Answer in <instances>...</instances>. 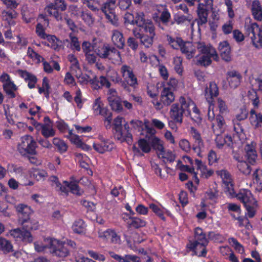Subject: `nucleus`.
I'll return each instance as SVG.
<instances>
[{"instance_id": "nucleus-1", "label": "nucleus", "mask_w": 262, "mask_h": 262, "mask_svg": "<svg viewBox=\"0 0 262 262\" xmlns=\"http://www.w3.org/2000/svg\"><path fill=\"white\" fill-rule=\"evenodd\" d=\"M179 102L180 104L174 103L171 106L169 115L171 119L181 124L183 123V115L186 113L187 115H190L189 106L191 104L194 105V103L190 100H187L183 96L180 97Z\"/></svg>"}, {"instance_id": "nucleus-2", "label": "nucleus", "mask_w": 262, "mask_h": 262, "mask_svg": "<svg viewBox=\"0 0 262 262\" xmlns=\"http://www.w3.org/2000/svg\"><path fill=\"white\" fill-rule=\"evenodd\" d=\"M236 197L243 203L248 212L249 217H253L255 214V209L257 207V203L251 191L244 189L236 194Z\"/></svg>"}, {"instance_id": "nucleus-3", "label": "nucleus", "mask_w": 262, "mask_h": 262, "mask_svg": "<svg viewBox=\"0 0 262 262\" xmlns=\"http://www.w3.org/2000/svg\"><path fill=\"white\" fill-rule=\"evenodd\" d=\"M21 228H18L13 230V232L18 234L17 236L22 237L23 240L29 243L32 242L33 238L31 231L37 229V225L34 223L30 219L18 221Z\"/></svg>"}, {"instance_id": "nucleus-4", "label": "nucleus", "mask_w": 262, "mask_h": 262, "mask_svg": "<svg viewBox=\"0 0 262 262\" xmlns=\"http://www.w3.org/2000/svg\"><path fill=\"white\" fill-rule=\"evenodd\" d=\"M48 248L54 255L60 257H65L69 254V250L66 246V243L60 242L56 239H48Z\"/></svg>"}, {"instance_id": "nucleus-5", "label": "nucleus", "mask_w": 262, "mask_h": 262, "mask_svg": "<svg viewBox=\"0 0 262 262\" xmlns=\"http://www.w3.org/2000/svg\"><path fill=\"white\" fill-rule=\"evenodd\" d=\"M36 143L33 137L30 135L25 136L21 138V142L18 144V150L22 155L26 154L35 155Z\"/></svg>"}, {"instance_id": "nucleus-6", "label": "nucleus", "mask_w": 262, "mask_h": 262, "mask_svg": "<svg viewBox=\"0 0 262 262\" xmlns=\"http://www.w3.org/2000/svg\"><path fill=\"white\" fill-rule=\"evenodd\" d=\"M247 33L252 41L256 39V35L258 37V42L262 44V30L259 27L256 23H253L247 27Z\"/></svg>"}, {"instance_id": "nucleus-7", "label": "nucleus", "mask_w": 262, "mask_h": 262, "mask_svg": "<svg viewBox=\"0 0 262 262\" xmlns=\"http://www.w3.org/2000/svg\"><path fill=\"white\" fill-rule=\"evenodd\" d=\"M226 75V79L231 88L235 89L240 84L242 76L238 71L235 70L228 71Z\"/></svg>"}, {"instance_id": "nucleus-8", "label": "nucleus", "mask_w": 262, "mask_h": 262, "mask_svg": "<svg viewBox=\"0 0 262 262\" xmlns=\"http://www.w3.org/2000/svg\"><path fill=\"white\" fill-rule=\"evenodd\" d=\"M197 48L199 51L205 55H210L215 61L219 60V56L216 50L211 46H206L204 42H198Z\"/></svg>"}, {"instance_id": "nucleus-9", "label": "nucleus", "mask_w": 262, "mask_h": 262, "mask_svg": "<svg viewBox=\"0 0 262 262\" xmlns=\"http://www.w3.org/2000/svg\"><path fill=\"white\" fill-rule=\"evenodd\" d=\"M135 25L144 29L145 32H147V28L154 26L150 20L146 19L143 12H139L136 13Z\"/></svg>"}, {"instance_id": "nucleus-10", "label": "nucleus", "mask_w": 262, "mask_h": 262, "mask_svg": "<svg viewBox=\"0 0 262 262\" xmlns=\"http://www.w3.org/2000/svg\"><path fill=\"white\" fill-rule=\"evenodd\" d=\"M218 49L223 60L226 62L231 60V47L227 41L221 42L219 44Z\"/></svg>"}, {"instance_id": "nucleus-11", "label": "nucleus", "mask_w": 262, "mask_h": 262, "mask_svg": "<svg viewBox=\"0 0 262 262\" xmlns=\"http://www.w3.org/2000/svg\"><path fill=\"white\" fill-rule=\"evenodd\" d=\"M205 94L208 102L209 103L212 102L213 98L217 97L219 94L217 84L214 82H210L209 86L205 88Z\"/></svg>"}, {"instance_id": "nucleus-12", "label": "nucleus", "mask_w": 262, "mask_h": 262, "mask_svg": "<svg viewBox=\"0 0 262 262\" xmlns=\"http://www.w3.org/2000/svg\"><path fill=\"white\" fill-rule=\"evenodd\" d=\"M154 26H150L147 28V32L149 34H143L140 42L146 48L150 47L153 43V38L155 36Z\"/></svg>"}, {"instance_id": "nucleus-13", "label": "nucleus", "mask_w": 262, "mask_h": 262, "mask_svg": "<svg viewBox=\"0 0 262 262\" xmlns=\"http://www.w3.org/2000/svg\"><path fill=\"white\" fill-rule=\"evenodd\" d=\"M161 101L166 106L169 105L174 100V96L169 88H164L161 93Z\"/></svg>"}, {"instance_id": "nucleus-14", "label": "nucleus", "mask_w": 262, "mask_h": 262, "mask_svg": "<svg viewBox=\"0 0 262 262\" xmlns=\"http://www.w3.org/2000/svg\"><path fill=\"white\" fill-rule=\"evenodd\" d=\"M16 210L18 213V221L30 219V216L32 213L30 207L24 204L18 205Z\"/></svg>"}, {"instance_id": "nucleus-15", "label": "nucleus", "mask_w": 262, "mask_h": 262, "mask_svg": "<svg viewBox=\"0 0 262 262\" xmlns=\"http://www.w3.org/2000/svg\"><path fill=\"white\" fill-rule=\"evenodd\" d=\"M181 52L185 54L188 59L191 58L194 55L195 50L192 43L190 41H184L181 46Z\"/></svg>"}, {"instance_id": "nucleus-16", "label": "nucleus", "mask_w": 262, "mask_h": 262, "mask_svg": "<svg viewBox=\"0 0 262 262\" xmlns=\"http://www.w3.org/2000/svg\"><path fill=\"white\" fill-rule=\"evenodd\" d=\"M114 44L119 49H123L125 45V41L122 33L118 30H114L112 36Z\"/></svg>"}, {"instance_id": "nucleus-17", "label": "nucleus", "mask_w": 262, "mask_h": 262, "mask_svg": "<svg viewBox=\"0 0 262 262\" xmlns=\"http://www.w3.org/2000/svg\"><path fill=\"white\" fill-rule=\"evenodd\" d=\"M120 132L121 135H119L121 137L119 136L118 137L116 136L115 132L113 133L115 139L120 141L121 142H125L129 145L132 144L133 141V136L130 132H128V131L126 132L123 130V128L120 129Z\"/></svg>"}, {"instance_id": "nucleus-18", "label": "nucleus", "mask_w": 262, "mask_h": 262, "mask_svg": "<svg viewBox=\"0 0 262 262\" xmlns=\"http://www.w3.org/2000/svg\"><path fill=\"white\" fill-rule=\"evenodd\" d=\"M251 11L255 19L257 20L262 19V7L258 0L253 1Z\"/></svg>"}, {"instance_id": "nucleus-19", "label": "nucleus", "mask_w": 262, "mask_h": 262, "mask_svg": "<svg viewBox=\"0 0 262 262\" xmlns=\"http://www.w3.org/2000/svg\"><path fill=\"white\" fill-rule=\"evenodd\" d=\"M107 100L112 109L117 112H120L123 110L121 101L119 98L115 97L114 95L108 97Z\"/></svg>"}, {"instance_id": "nucleus-20", "label": "nucleus", "mask_w": 262, "mask_h": 262, "mask_svg": "<svg viewBox=\"0 0 262 262\" xmlns=\"http://www.w3.org/2000/svg\"><path fill=\"white\" fill-rule=\"evenodd\" d=\"M46 12L48 13L50 16H53L55 18L59 21L61 20L62 17L61 13H59L57 9L55 7L53 3H51L45 8Z\"/></svg>"}, {"instance_id": "nucleus-21", "label": "nucleus", "mask_w": 262, "mask_h": 262, "mask_svg": "<svg viewBox=\"0 0 262 262\" xmlns=\"http://www.w3.org/2000/svg\"><path fill=\"white\" fill-rule=\"evenodd\" d=\"M3 89L6 93L10 96V98H15L16 95L14 93V91H16L17 88L15 84L11 81L6 82L3 84Z\"/></svg>"}, {"instance_id": "nucleus-22", "label": "nucleus", "mask_w": 262, "mask_h": 262, "mask_svg": "<svg viewBox=\"0 0 262 262\" xmlns=\"http://www.w3.org/2000/svg\"><path fill=\"white\" fill-rule=\"evenodd\" d=\"M114 9H107L103 10V9H101V11L104 13L106 18L112 24L114 25H117L118 18L116 14H115Z\"/></svg>"}, {"instance_id": "nucleus-23", "label": "nucleus", "mask_w": 262, "mask_h": 262, "mask_svg": "<svg viewBox=\"0 0 262 262\" xmlns=\"http://www.w3.org/2000/svg\"><path fill=\"white\" fill-rule=\"evenodd\" d=\"M130 222H128V228L134 227L135 229H138L141 227H144L146 225L145 221L136 217H129Z\"/></svg>"}, {"instance_id": "nucleus-24", "label": "nucleus", "mask_w": 262, "mask_h": 262, "mask_svg": "<svg viewBox=\"0 0 262 262\" xmlns=\"http://www.w3.org/2000/svg\"><path fill=\"white\" fill-rule=\"evenodd\" d=\"M123 118L120 116H118L114 119L113 123V133L115 132L116 136L118 137L120 134V129H122L123 124L122 120Z\"/></svg>"}, {"instance_id": "nucleus-25", "label": "nucleus", "mask_w": 262, "mask_h": 262, "mask_svg": "<svg viewBox=\"0 0 262 262\" xmlns=\"http://www.w3.org/2000/svg\"><path fill=\"white\" fill-rule=\"evenodd\" d=\"M12 245L9 241L0 237V250L7 253L12 251Z\"/></svg>"}, {"instance_id": "nucleus-26", "label": "nucleus", "mask_w": 262, "mask_h": 262, "mask_svg": "<svg viewBox=\"0 0 262 262\" xmlns=\"http://www.w3.org/2000/svg\"><path fill=\"white\" fill-rule=\"evenodd\" d=\"M245 150H246V157H247V160L250 164H253L255 162L257 158L256 151L252 149L249 146H248Z\"/></svg>"}, {"instance_id": "nucleus-27", "label": "nucleus", "mask_w": 262, "mask_h": 262, "mask_svg": "<svg viewBox=\"0 0 262 262\" xmlns=\"http://www.w3.org/2000/svg\"><path fill=\"white\" fill-rule=\"evenodd\" d=\"M83 3L93 11L101 10V6L97 0H83Z\"/></svg>"}, {"instance_id": "nucleus-28", "label": "nucleus", "mask_w": 262, "mask_h": 262, "mask_svg": "<svg viewBox=\"0 0 262 262\" xmlns=\"http://www.w3.org/2000/svg\"><path fill=\"white\" fill-rule=\"evenodd\" d=\"M44 125H45L42 126V128L41 129V134L45 138L53 137L55 135V132L52 128H51L50 124L47 123Z\"/></svg>"}, {"instance_id": "nucleus-29", "label": "nucleus", "mask_w": 262, "mask_h": 262, "mask_svg": "<svg viewBox=\"0 0 262 262\" xmlns=\"http://www.w3.org/2000/svg\"><path fill=\"white\" fill-rule=\"evenodd\" d=\"M97 54L102 58H108L110 59L111 47L108 45L103 46L101 50H98Z\"/></svg>"}, {"instance_id": "nucleus-30", "label": "nucleus", "mask_w": 262, "mask_h": 262, "mask_svg": "<svg viewBox=\"0 0 262 262\" xmlns=\"http://www.w3.org/2000/svg\"><path fill=\"white\" fill-rule=\"evenodd\" d=\"M151 144L153 148L158 151L159 152H162L164 150L162 141L158 138H152Z\"/></svg>"}, {"instance_id": "nucleus-31", "label": "nucleus", "mask_w": 262, "mask_h": 262, "mask_svg": "<svg viewBox=\"0 0 262 262\" xmlns=\"http://www.w3.org/2000/svg\"><path fill=\"white\" fill-rule=\"evenodd\" d=\"M73 231L77 233H81L84 231L85 226L82 220L76 221L72 226Z\"/></svg>"}, {"instance_id": "nucleus-32", "label": "nucleus", "mask_w": 262, "mask_h": 262, "mask_svg": "<svg viewBox=\"0 0 262 262\" xmlns=\"http://www.w3.org/2000/svg\"><path fill=\"white\" fill-rule=\"evenodd\" d=\"M211 57L210 55H203L199 58L196 64L207 67L210 65L212 62Z\"/></svg>"}, {"instance_id": "nucleus-33", "label": "nucleus", "mask_w": 262, "mask_h": 262, "mask_svg": "<svg viewBox=\"0 0 262 262\" xmlns=\"http://www.w3.org/2000/svg\"><path fill=\"white\" fill-rule=\"evenodd\" d=\"M250 122L255 128L262 127V114L258 113L254 117H252L250 120Z\"/></svg>"}, {"instance_id": "nucleus-34", "label": "nucleus", "mask_w": 262, "mask_h": 262, "mask_svg": "<svg viewBox=\"0 0 262 262\" xmlns=\"http://www.w3.org/2000/svg\"><path fill=\"white\" fill-rule=\"evenodd\" d=\"M93 147L97 152L100 154H103L106 151H109L112 148H110V145L106 143L103 142L100 144H93Z\"/></svg>"}, {"instance_id": "nucleus-35", "label": "nucleus", "mask_w": 262, "mask_h": 262, "mask_svg": "<svg viewBox=\"0 0 262 262\" xmlns=\"http://www.w3.org/2000/svg\"><path fill=\"white\" fill-rule=\"evenodd\" d=\"M139 147L142 151L145 153H148L151 150L149 142L145 139H141L138 142Z\"/></svg>"}, {"instance_id": "nucleus-36", "label": "nucleus", "mask_w": 262, "mask_h": 262, "mask_svg": "<svg viewBox=\"0 0 262 262\" xmlns=\"http://www.w3.org/2000/svg\"><path fill=\"white\" fill-rule=\"evenodd\" d=\"M213 133L216 136L215 141L217 147L219 148H222L225 144V143L227 142V140L225 139V138H223L222 136L220 135V133L216 132L214 129H213Z\"/></svg>"}, {"instance_id": "nucleus-37", "label": "nucleus", "mask_w": 262, "mask_h": 262, "mask_svg": "<svg viewBox=\"0 0 262 262\" xmlns=\"http://www.w3.org/2000/svg\"><path fill=\"white\" fill-rule=\"evenodd\" d=\"M159 158L163 159H166L167 161L172 162L175 160V155L172 153L171 151H167L166 152L164 150L162 152L158 153Z\"/></svg>"}, {"instance_id": "nucleus-38", "label": "nucleus", "mask_w": 262, "mask_h": 262, "mask_svg": "<svg viewBox=\"0 0 262 262\" xmlns=\"http://www.w3.org/2000/svg\"><path fill=\"white\" fill-rule=\"evenodd\" d=\"M81 17L89 26L93 25L95 21L94 18L91 13L88 12H82L81 14Z\"/></svg>"}, {"instance_id": "nucleus-39", "label": "nucleus", "mask_w": 262, "mask_h": 262, "mask_svg": "<svg viewBox=\"0 0 262 262\" xmlns=\"http://www.w3.org/2000/svg\"><path fill=\"white\" fill-rule=\"evenodd\" d=\"M223 183L225 186V192H228L229 194L232 197L236 196V195H235L233 184L230 181L224 180Z\"/></svg>"}, {"instance_id": "nucleus-40", "label": "nucleus", "mask_w": 262, "mask_h": 262, "mask_svg": "<svg viewBox=\"0 0 262 262\" xmlns=\"http://www.w3.org/2000/svg\"><path fill=\"white\" fill-rule=\"evenodd\" d=\"M70 37L71 40V48L72 49H75L77 51H80L81 48L78 38L73 36L72 33L70 34Z\"/></svg>"}, {"instance_id": "nucleus-41", "label": "nucleus", "mask_w": 262, "mask_h": 262, "mask_svg": "<svg viewBox=\"0 0 262 262\" xmlns=\"http://www.w3.org/2000/svg\"><path fill=\"white\" fill-rule=\"evenodd\" d=\"M237 166L238 169L244 174H249L251 172L250 166L245 162H241Z\"/></svg>"}, {"instance_id": "nucleus-42", "label": "nucleus", "mask_w": 262, "mask_h": 262, "mask_svg": "<svg viewBox=\"0 0 262 262\" xmlns=\"http://www.w3.org/2000/svg\"><path fill=\"white\" fill-rule=\"evenodd\" d=\"M130 123L135 129L138 130L139 132L143 130L144 123L142 121L139 120H132Z\"/></svg>"}, {"instance_id": "nucleus-43", "label": "nucleus", "mask_w": 262, "mask_h": 262, "mask_svg": "<svg viewBox=\"0 0 262 262\" xmlns=\"http://www.w3.org/2000/svg\"><path fill=\"white\" fill-rule=\"evenodd\" d=\"M217 102L220 114H227L228 112V109L225 102L222 99L219 98L217 100Z\"/></svg>"}, {"instance_id": "nucleus-44", "label": "nucleus", "mask_w": 262, "mask_h": 262, "mask_svg": "<svg viewBox=\"0 0 262 262\" xmlns=\"http://www.w3.org/2000/svg\"><path fill=\"white\" fill-rule=\"evenodd\" d=\"M149 208L163 221H165V218L163 215L162 211L157 205L154 204H151L149 205Z\"/></svg>"}, {"instance_id": "nucleus-45", "label": "nucleus", "mask_w": 262, "mask_h": 262, "mask_svg": "<svg viewBox=\"0 0 262 262\" xmlns=\"http://www.w3.org/2000/svg\"><path fill=\"white\" fill-rule=\"evenodd\" d=\"M126 80L128 81L129 85L135 88L137 85H138L137 79L133 73V72L129 73V75H128V76L127 77V80Z\"/></svg>"}, {"instance_id": "nucleus-46", "label": "nucleus", "mask_w": 262, "mask_h": 262, "mask_svg": "<svg viewBox=\"0 0 262 262\" xmlns=\"http://www.w3.org/2000/svg\"><path fill=\"white\" fill-rule=\"evenodd\" d=\"M82 49L85 54L92 52L94 49V46L89 41H84L82 43Z\"/></svg>"}, {"instance_id": "nucleus-47", "label": "nucleus", "mask_w": 262, "mask_h": 262, "mask_svg": "<svg viewBox=\"0 0 262 262\" xmlns=\"http://www.w3.org/2000/svg\"><path fill=\"white\" fill-rule=\"evenodd\" d=\"M170 17V13L167 9H165L161 13L160 19L163 24L166 25L169 21Z\"/></svg>"}, {"instance_id": "nucleus-48", "label": "nucleus", "mask_w": 262, "mask_h": 262, "mask_svg": "<svg viewBox=\"0 0 262 262\" xmlns=\"http://www.w3.org/2000/svg\"><path fill=\"white\" fill-rule=\"evenodd\" d=\"M195 241L199 242V245H200L201 246H206L208 242L206 238V235L204 233L199 235L198 236H195Z\"/></svg>"}, {"instance_id": "nucleus-49", "label": "nucleus", "mask_w": 262, "mask_h": 262, "mask_svg": "<svg viewBox=\"0 0 262 262\" xmlns=\"http://www.w3.org/2000/svg\"><path fill=\"white\" fill-rule=\"evenodd\" d=\"M132 4L130 0H119L118 6L123 10H126L129 8Z\"/></svg>"}, {"instance_id": "nucleus-50", "label": "nucleus", "mask_w": 262, "mask_h": 262, "mask_svg": "<svg viewBox=\"0 0 262 262\" xmlns=\"http://www.w3.org/2000/svg\"><path fill=\"white\" fill-rule=\"evenodd\" d=\"M127 43L128 46L133 50H136L138 47V42L136 39L133 37H130L127 39Z\"/></svg>"}, {"instance_id": "nucleus-51", "label": "nucleus", "mask_w": 262, "mask_h": 262, "mask_svg": "<svg viewBox=\"0 0 262 262\" xmlns=\"http://www.w3.org/2000/svg\"><path fill=\"white\" fill-rule=\"evenodd\" d=\"M113 81L116 83H119L120 85L124 89L129 91V84L128 83V81H125L121 80V79L119 76L115 77V80L113 79Z\"/></svg>"}, {"instance_id": "nucleus-52", "label": "nucleus", "mask_w": 262, "mask_h": 262, "mask_svg": "<svg viewBox=\"0 0 262 262\" xmlns=\"http://www.w3.org/2000/svg\"><path fill=\"white\" fill-rule=\"evenodd\" d=\"M53 4L55 8L60 9L62 11H64L67 9V5L65 3L64 0H54Z\"/></svg>"}, {"instance_id": "nucleus-53", "label": "nucleus", "mask_w": 262, "mask_h": 262, "mask_svg": "<svg viewBox=\"0 0 262 262\" xmlns=\"http://www.w3.org/2000/svg\"><path fill=\"white\" fill-rule=\"evenodd\" d=\"M121 59L120 53L115 48L111 47L110 60Z\"/></svg>"}, {"instance_id": "nucleus-54", "label": "nucleus", "mask_w": 262, "mask_h": 262, "mask_svg": "<svg viewBox=\"0 0 262 262\" xmlns=\"http://www.w3.org/2000/svg\"><path fill=\"white\" fill-rule=\"evenodd\" d=\"M116 2V0H106V2L101 6V9H103V10L107 9H114Z\"/></svg>"}, {"instance_id": "nucleus-55", "label": "nucleus", "mask_w": 262, "mask_h": 262, "mask_svg": "<svg viewBox=\"0 0 262 262\" xmlns=\"http://www.w3.org/2000/svg\"><path fill=\"white\" fill-rule=\"evenodd\" d=\"M121 72L122 74V76L124 79L127 80V77L129 73H132L133 70L129 66L127 65H123L121 68Z\"/></svg>"}, {"instance_id": "nucleus-56", "label": "nucleus", "mask_w": 262, "mask_h": 262, "mask_svg": "<svg viewBox=\"0 0 262 262\" xmlns=\"http://www.w3.org/2000/svg\"><path fill=\"white\" fill-rule=\"evenodd\" d=\"M182 60L180 58L174 59V63L175 64L174 70L179 74L182 73L183 70L182 68Z\"/></svg>"}, {"instance_id": "nucleus-57", "label": "nucleus", "mask_w": 262, "mask_h": 262, "mask_svg": "<svg viewBox=\"0 0 262 262\" xmlns=\"http://www.w3.org/2000/svg\"><path fill=\"white\" fill-rule=\"evenodd\" d=\"M174 19L178 24L183 23L186 20H188L189 21L191 20L189 15L184 16L176 15L174 16Z\"/></svg>"}, {"instance_id": "nucleus-58", "label": "nucleus", "mask_w": 262, "mask_h": 262, "mask_svg": "<svg viewBox=\"0 0 262 262\" xmlns=\"http://www.w3.org/2000/svg\"><path fill=\"white\" fill-rule=\"evenodd\" d=\"M179 146L182 149L186 152H188L190 149V143L186 139L181 140L179 142Z\"/></svg>"}, {"instance_id": "nucleus-59", "label": "nucleus", "mask_w": 262, "mask_h": 262, "mask_svg": "<svg viewBox=\"0 0 262 262\" xmlns=\"http://www.w3.org/2000/svg\"><path fill=\"white\" fill-rule=\"evenodd\" d=\"M85 55L89 63L94 64L96 62L97 57L94 52L88 53L87 54H85Z\"/></svg>"}, {"instance_id": "nucleus-60", "label": "nucleus", "mask_w": 262, "mask_h": 262, "mask_svg": "<svg viewBox=\"0 0 262 262\" xmlns=\"http://www.w3.org/2000/svg\"><path fill=\"white\" fill-rule=\"evenodd\" d=\"M125 23H128L132 25H135V17L134 15L130 13H126L124 17Z\"/></svg>"}, {"instance_id": "nucleus-61", "label": "nucleus", "mask_w": 262, "mask_h": 262, "mask_svg": "<svg viewBox=\"0 0 262 262\" xmlns=\"http://www.w3.org/2000/svg\"><path fill=\"white\" fill-rule=\"evenodd\" d=\"M241 113L236 115V118L238 121L244 120L246 119L248 115V111L244 107L241 108Z\"/></svg>"}, {"instance_id": "nucleus-62", "label": "nucleus", "mask_w": 262, "mask_h": 262, "mask_svg": "<svg viewBox=\"0 0 262 262\" xmlns=\"http://www.w3.org/2000/svg\"><path fill=\"white\" fill-rule=\"evenodd\" d=\"M36 32L38 36L43 39L46 37V34L43 29L42 26L40 24H38L36 27Z\"/></svg>"}, {"instance_id": "nucleus-63", "label": "nucleus", "mask_w": 262, "mask_h": 262, "mask_svg": "<svg viewBox=\"0 0 262 262\" xmlns=\"http://www.w3.org/2000/svg\"><path fill=\"white\" fill-rule=\"evenodd\" d=\"M234 38L238 42L242 41L244 39L243 34L238 30H235L233 32Z\"/></svg>"}, {"instance_id": "nucleus-64", "label": "nucleus", "mask_w": 262, "mask_h": 262, "mask_svg": "<svg viewBox=\"0 0 262 262\" xmlns=\"http://www.w3.org/2000/svg\"><path fill=\"white\" fill-rule=\"evenodd\" d=\"M179 200L183 206H184L188 203V198L187 193L185 192L182 191L179 194Z\"/></svg>"}]
</instances>
